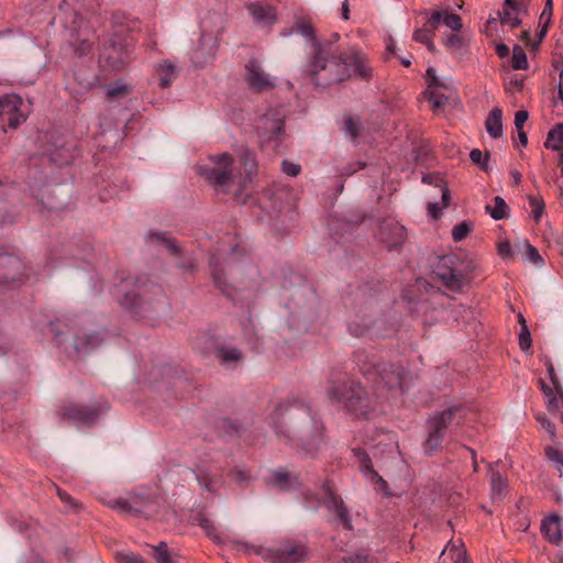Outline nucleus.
<instances>
[{
  "label": "nucleus",
  "mask_w": 563,
  "mask_h": 563,
  "mask_svg": "<svg viewBox=\"0 0 563 563\" xmlns=\"http://www.w3.org/2000/svg\"><path fill=\"white\" fill-rule=\"evenodd\" d=\"M286 110L282 107L271 109L265 113L257 125L262 146L274 143V148L278 145L280 135L284 132V121Z\"/></svg>",
  "instance_id": "13"
},
{
  "label": "nucleus",
  "mask_w": 563,
  "mask_h": 563,
  "mask_svg": "<svg viewBox=\"0 0 563 563\" xmlns=\"http://www.w3.org/2000/svg\"><path fill=\"white\" fill-rule=\"evenodd\" d=\"M252 268L239 243L220 246L211 255L210 269L216 287L233 299V291L241 290L244 271Z\"/></svg>",
  "instance_id": "4"
},
{
  "label": "nucleus",
  "mask_w": 563,
  "mask_h": 563,
  "mask_svg": "<svg viewBox=\"0 0 563 563\" xmlns=\"http://www.w3.org/2000/svg\"><path fill=\"white\" fill-rule=\"evenodd\" d=\"M283 172L289 176H297L299 175L300 170H301V167L300 165L298 164H295V163H290V162H287V161H284L283 164Z\"/></svg>",
  "instance_id": "58"
},
{
  "label": "nucleus",
  "mask_w": 563,
  "mask_h": 563,
  "mask_svg": "<svg viewBox=\"0 0 563 563\" xmlns=\"http://www.w3.org/2000/svg\"><path fill=\"white\" fill-rule=\"evenodd\" d=\"M107 505L110 508L117 509L123 515H145L150 516L151 510L148 508V501H144L137 498H133L131 500L123 499V498H112L110 499Z\"/></svg>",
  "instance_id": "22"
},
{
  "label": "nucleus",
  "mask_w": 563,
  "mask_h": 563,
  "mask_svg": "<svg viewBox=\"0 0 563 563\" xmlns=\"http://www.w3.org/2000/svg\"><path fill=\"white\" fill-rule=\"evenodd\" d=\"M422 181L424 184H435V186L439 188L442 197L443 207H448L450 202V191L449 189L443 185V180L438 175H424L422 177Z\"/></svg>",
  "instance_id": "38"
},
{
  "label": "nucleus",
  "mask_w": 563,
  "mask_h": 563,
  "mask_svg": "<svg viewBox=\"0 0 563 563\" xmlns=\"http://www.w3.org/2000/svg\"><path fill=\"white\" fill-rule=\"evenodd\" d=\"M247 10L254 22L262 27H269L276 22L275 9L263 2H253L247 5Z\"/></svg>",
  "instance_id": "24"
},
{
  "label": "nucleus",
  "mask_w": 563,
  "mask_h": 563,
  "mask_svg": "<svg viewBox=\"0 0 563 563\" xmlns=\"http://www.w3.org/2000/svg\"><path fill=\"white\" fill-rule=\"evenodd\" d=\"M114 298L126 308L135 311L136 314L147 311L158 312L166 305V297L163 288L156 284L134 280L132 277L122 278L114 285Z\"/></svg>",
  "instance_id": "6"
},
{
  "label": "nucleus",
  "mask_w": 563,
  "mask_h": 563,
  "mask_svg": "<svg viewBox=\"0 0 563 563\" xmlns=\"http://www.w3.org/2000/svg\"><path fill=\"white\" fill-rule=\"evenodd\" d=\"M528 202L531 216L533 217L536 222H539L544 210L543 199L538 196H529Z\"/></svg>",
  "instance_id": "40"
},
{
  "label": "nucleus",
  "mask_w": 563,
  "mask_h": 563,
  "mask_svg": "<svg viewBox=\"0 0 563 563\" xmlns=\"http://www.w3.org/2000/svg\"><path fill=\"white\" fill-rule=\"evenodd\" d=\"M561 519L559 516H550L542 521L541 530L544 537L553 543L561 540Z\"/></svg>",
  "instance_id": "31"
},
{
  "label": "nucleus",
  "mask_w": 563,
  "mask_h": 563,
  "mask_svg": "<svg viewBox=\"0 0 563 563\" xmlns=\"http://www.w3.org/2000/svg\"><path fill=\"white\" fill-rule=\"evenodd\" d=\"M22 104V98L16 95H7L0 98V123L16 129L25 121V115L21 110Z\"/></svg>",
  "instance_id": "16"
},
{
  "label": "nucleus",
  "mask_w": 563,
  "mask_h": 563,
  "mask_svg": "<svg viewBox=\"0 0 563 563\" xmlns=\"http://www.w3.org/2000/svg\"><path fill=\"white\" fill-rule=\"evenodd\" d=\"M442 20V13L440 11H433L424 25L433 33V31L439 27Z\"/></svg>",
  "instance_id": "57"
},
{
  "label": "nucleus",
  "mask_w": 563,
  "mask_h": 563,
  "mask_svg": "<svg viewBox=\"0 0 563 563\" xmlns=\"http://www.w3.org/2000/svg\"><path fill=\"white\" fill-rule=\"evenodd\" d=\"M275 432L280 438L297 442L309 454L319 450L323 439V424L312 415L307 401L292 397L279 404L272 415Z\"/></svg>",
  "instance_id": "2"
},
{
  "label": "nucleus",
  "mask_w": 563,
  "mask_h": 563,
  "mask_svg": "<svg viewBox=\"0 0 563 563\" xmlns=\"http://www.w3.org/2000/svg\"><path fill=\"white\" fill-rule=\"evenodd\" d=\"M129 93V88L128 86L125 85H118L115 87H112L108 90L107 92V97L109 100H117V99H120V98H123L125 96H128Z\"/></svg>",
  "instance_id": "49"
},
{
  "label": "nucleus",
  "mask_w": 563,
  "mask_h": 563,
  "mask_svg": "<svg viewBox=\"0 0 563 563\" xmlns=\"http://www.w3.org/2000/svg\"><path fill=\"white\" fill-rule=\"evenodd\" d=\"M505 7L510 9L517 15L528 13L527 0H505Z\"/></svg>",
  "instance_id": "47"
},
{
  "label": "nucleus",
  "mask_w": 563,
  "mask_h": 563,
  "mask_svg": "<svg viewBox=\"0 0 563 563\" xmlns=\"http://www.w3.org/2000/svg\"><path fill=\"white\" fill-rule=\"evenodd\" d=\"M24 269V264L18 256L0 252V286L21 283Z\"/></svg>",
  "instance_id": "17"
},
{
  "label": "nucleus",
  "mask_w": 563,
  "mask_h": 563,
  "mask_svg": "<svg viewBox=\"0 0 563 563\" xmlns=\"http://www.w3.org/2000/svg\"><path fill=\"white\" fill-rule=\"evenodd\" d=\"M103 339L98 333H86L80 334L76 332L74 334V347L78 354H87L95 347H97Z\"/></svg>",
  "instance_id": "28"
},
{
  "label": "nucleus",
  "mask_w": 563,
  "mask_h": 563,
  "mask_svg": "<svg viewBox=\"0 0 563 563\" xmlns=\"http://www.w3.org/2000/svg\"><path fill=\"white\" fill-rule=\"evenodd\" d=\"M159 86L163 88L168 87L176 78L175 66L170 63H163L157 68Z\"/></svg>",
  "instance_id": "35"
},
{
  "label": "nucleus",
  "mask_w": 563,
  "mask_h": 563,
  "mask_svg": "<svg viewBox=\"0 0 563 563\" xmlns=\"http://www.w3.org/2000/svg\"><path fill=\"white\" fill-rule=\"evenodd\" d=\"M256 169L254 154L245 150L240 157L238 167L231 155L223 153L212 156L209 163L199 166V174L212 185L217 191L232 194L238 202L245 203L243 192L252 181Z\"/></svg>",
  "instance_id": "3"
},
{
  "label": "nucleus",
  "mask_w": 563,
  "mask_h": 563,
  "mask_svg": "<svg viewBox=\"0 0 563 563\" xmlns=\"http://www.w3.org/2000/svg\"><path fill=\"white\" fill-rule=\"evenodd\" d=\"M295 31L311 42L307 73L317 86L327 87L346 80L353 75L363 80L371 78L372 68L357 48L343 49L336 45L340 40L338 33L320 42L314 36L313 26L306 19L296 22Z\"/></svg>",
  "instance_id": "1"
},
{
  "label": "nucleus",
  "mask_w": 563,
  "mask_h": 563,
  "mask_svg": "<svg viewBox=\"0 0 563 563\" xmlns=\"http://www.w3.org/2000/svg\"><path fill=\"white\" fill-rule=\"evenodd\" d=\"M45 143L42 154L56 165H67L74 159V144L63 135L51 132L42 136Z\"/></svg>",
  "instance_id": "12"
},
{
  "label": "nucleus",
  "mask_w": 563,
  "mask_h": 563,
  "mask_svg": "<svg viewBox=\"0 0 563 563\" xmlns=\"http://www.w3.org/2000/svg\"><path fill=\"white\" fill-rule=\"evenodd\" d=\"M473 229V223L471 221H463L456 224L452 230V236L455 242H460L464 240L467 234Z\"/></svg>",
  "instance_id": "44"
},
{
  "label": "nucleus",
  "mask_w": 563,
  "mask_h": 563,
  "mask_svg": "<svg viewBox=\"0 0 563 563\" xmlns=\"http://www.w3.org/2000/svg\"><path fill=\"white\" fill-rule=\"evenodd\" d=\"M98 409L96 407H87L77 404H69L63 409V417L74 420L82 424H91L98 417Z\"/></svg>",
  "instance_id": "23"
},
{
  "label": "nucleus",
  "mask_w": 563,
  "mask_h": 563,
  "mask_svg": "<svg viewBox=\"0 0 563 563\" xmlns=\"http://www.w3.org/2000/svg\"><path fill=\"white\" fill-rule=\"evenodd\" d=\"M286 308L289 313V327L297 332L310 331L321 317L318 295L307 283L292 289Z\"/></svg>",
  "instance_id": "8"
},
{
  "label": "nucleus",
  "mask_w": 563,
  "mask_h": 563,
  "mask_svg": "<svg viewBox=\"0 0 563 563\" xmlns=\"http://www.w3.org/2000/svg\"><path fill=\"white\" fill-rule=\"evenodd\" d=\"M467 413L468 408L465 405L455 404L434 415L428 423L424 451L433 452L438 450L442 445L446 432L462 426Z\"/></svg>",
  "instance_id": "10"
},
{
  "label": "nucleus",
  "mask_w": 563,
  "mask_h": 563,
  "mask_svg": "<svg viewBox=\"0 0 563 563\" xmlns=\"http://www.w3.org/2000/svg\"><path fill=\"white\" fill-rule=\"evenodd\" d=\"M344 130L349 136L355 139L358 135L360 123L353 118H346L344 121Z\"/></svg>",
  "instance_id": "55"
},
{
  "label": "nucleus",
  "mask_w": 563,
  "mask_h": 563,
  "mask_svg": "<svg viewBox=\"0 0 563 563\" xmlns=\"http://www.w3.org/2000/svg\"><path fill=\"white\" fill-rule=\"evenodd\" d=\"M501 23L507 24L510 27H517L521 24V20L518 18L516 13H514L510 9L505 10L501 15Z\"/></svg>",
  "instance_id": "50"
},
{
  "label": "nucleus",
  "mask_w": 563,
  "mask_h": 563,
  "mask_svg": "<svg viewBox=\"0 0 563 563\" xmlns=\"http://www.w3.org/2000/svg\"><path fill=\"white\" fill-rule=\"evenodd\" d=\"M512 67L515 69H527L528 68V59L526 52L519 45L514 47L512 52Z\"/></svg>",
  "instance_id": "42"
},
{
  "label": "nucleus",
  "mask_w": 563,
  "mask_h": 563,
  "mask_svg": "<svg viewBox=\"0 0 563 563\" xmlns=\"http://www.w3.org/2000/svg\"><path fill=\"white\" fill-rule=\"evenodd\" d=\"M547 456L551 461H555L556 463H559L560 465L563 466V449L559 450V449L548 448Z\"/></svg>",
  "instance_id": "60"
},
{
  "label": "nucleus",
  "mask_w": 563,
  "mask_h": 563,
  "mask_svg": "<svg viewBox=\"0 0 563 563\" xmlns=\"http://www.w3.org/2000/svg\"><path fill=\"white\" fill-rule=\"evenodd\" d=\"M230 476L232 477V479L234 482H236L239 484H242L250 479L249 472L244 467H241V466H236L233 470H231Z\"/></svg>",
  "instance_id": "54"
},
{
  "label": "nucleus",
  "mask_w": 563,
  "mask_h": 563,
  "mask_svg": "<svg viewBox=\"0 0 563 563\" xmlns=\"http://www.w3.org/2000/svg\"><path fill=\"white\" fill-rule=\"evenodd\" d=\"M198 484L208 492H216L222 486L221 468L216 464L201 463L194 471Z\"/></svg>",
  "instance_id": "21"
},
{
  "label": "nucleus",
  "mask_w": 563,
  "mask_h": 563,
  "mask_svg": "<svg viewBox=\"0 0 563 563\" xmlns=\"http://www.w3.org/2000/svg\"><path fill=\"white\" fill-rule=\"evenodd\" d=\"M489 472L492 499L494 501L500 500L504 496V492L507 485L506 481L503 478L501 474L497 470H495V467L490 466Z\"/></svg>",
  "instance_id": "33"
},
{
  "label": "nucleus",
  "mask_w": 563,
  "mask_h": 563,
  "mask_svg": "<svg viewBox=\"0 0 563 563\" xmlns=\"http://www.w3.org/2000/svg\"><path fill=\"white\" fill-rule=\"evenodd\" d=\"M455 265V283L459 284V290L462 289L467 283L476 277L477 264L470 258H461L457 256Z\"/></svg>",
  "instance_id": "26"
},
{
  "label": "nucleus",
  "mask_w": 563,
  "mask_h": 563,
  "mask_svg": "<svg viewBox=\"0 0 563 563\" xmlns=\"http://www.w3.org/2000/svg\"><path fill=\"white\" fill-rule=\"evenodd\" d=\"M124 14H113V22L117 25L114 31V38L110 41L107 46L104 44L103 49L100 54L101 60H103L112 69H121L130 60V46L132 42L128 38H123L124 32H131L135 29L136 22L129 20L123 23Z\"/></svg>",
  "instance_id": "11"
},
{
  "label": "nucleus",
  "mask_w": 563,
  "mask_h": 563,
  "mask_svg": "<svg viewBox=\"0 0 563 563\" xmlns=\"http://www.w3.org/2000/svg\"><path fill=\"white\" fill-rule=\"evenodd\" d=\"M455 263H457V255H443L437 260L432 269V279L454 291L459 290V284L455 283Z\"/></svg>",
  "instance_id": "15"
},
{
  "label": "nucleus",
  "mask_w": 563,
  "mask_h": 563,
  "mask_svg": "<svg viewBox=\"0 0 563 563\" xmlns=\"http://www.w3.org/2000/svg\"><path fill=\"white\" fill-rule=\"evenodd\" d=\"M329 398L342 405L347 411L366 416L375 410V399L358 383L350 379L332 382L328 389Z\"/></svg>",
  "instance_id": "9"
},
{
  "label": "nucleus",
  "mask_w": 563,
  "mask_h": 563,
  "mask_svg": "<svg viewBox=\"0 0 563 563\" xmlns=\"http://www.w3.org/2000/svg\"><path fill=\"white\" fill-rule=\"evenodd\" d=\"M153 556L157 563H173L167 545L164 542H161L157 547L153 548Z\"/></svg>",
  "instance_id": "45"
},
{
  "label": "nucleus",
  "mask_w": 563,
  "mask_h": 563,
  "mask_svg": "<svg viewBox=\"0 0 563 563\" xmlns=\"http://www.w3.org/2000/svg\"><path fill=\"white\" fill-rule=\"evenodd\" d=\"M486 208L493 219L500 220L506 218V211L508 207L501 197L496 196L494 198V206H487Z\"/></svg>",
  "instance_id": "39"
},
{
  "label": "nucleus",
  "mask_w": 563,
  "mask_h": 563,
  "mask_svg": "<svg viewBox=\"0 0 563 563\" xmlns=\"http://www.w3.org/2000/svg\"><path fill=\"white\" fill-rule=\"evenodd\" d=\"M376 238L387 250L393 251L405 242L406 230L395 219H385L379 223Z\"/></svg>",
  "instance_id": "14"
},
{
  "label": "nucleus",
  "mask_w": 563,
  "mask_h": 563,
  "mask_svg": "<svg viewBox=\"0 0 563 563\" xmlns=\"http://www.w3.org/2000/svg\"><path fill=\"white\" fill-rule=\"evenodd\" d=\"M280 554L284 556V563H298L303 555V549L298 545L285 548Z\"/></svg>",
  "instance_id": "41"
},
{
  "label": "nucleus",
  "mask_w": 563,
  "mask_h": 563,
  "mask_svg": "<svg viewBox=\"0 0 563 563\" xmlns=\"http://www.w3.org/2000/svg\"><path fill=\"white\" fill-rule=\"evenodd\" d=\"M498 253L503 258L511 256V245L508 241L500 242L498 245Z\"/></svg>",
  "instance_id": "63"
},
{
  "label": "nucleus",
  "mask_w": 563,
  "mask_h": 563,
  "mask_svg": "<svg viewBox=\"0 0 563 563\" xmlns=\"http://www.w3.org/2000/svg\"><path fill=\"white\" fill-rule=\"evenodd\" d=\"M544 146L548 150L560 152L563 148V124H556L552 128L547 135Z\"/></svg>",
  "instance_id": "34"
},
{
  "label": "nucleus",
  "mask_w": 563,
  "mask_h": 563,
  "mask_svg": "<svg viewBox=\"0 0 563 563\" xmlns=\"http://www.w3.org/2000/svg\"><path fill=\"white\" fill-rule=\"evenodd\" d=\"M375 298L364 290H358L352 302V311L349 317V332L356 338L377 340L389 336L393 329L387 322L374 312Z\"/></svg>",
  "instance_id": "7"
},
{
  "label": "nucleus",
  "mask_w": 563,
  "mask_h": 563,
  "mask_svg": "<svg viewBox=\"0 0 563 563\" xmlns=\"http://www.w3.org/2000/svg\"><path fill=\"white\" fill-rule=\"evenodd\" d=\"M552 11H553V1L552 0H545V4H544V8H543V11H542V13L540 15V21L545 23V24H549L551 15H552Z\"/></svg>",
  "instance_id": "59"
},
{
  "label": "nucleus",
  "mask_w": 563,
  "mask_h": 563,
  "mask_svg": "<svg viewBox=\"0 0 563 563\" xmlns=\"http://www.w3.org/2000/svg\"><path fill=\"white\" fill-rule=\"evenodd\" d=\"M282 192H274L271 195V191H267L263 195V198L261 200V207L263 209H266L267 212L271 214L272 212H282V208L277 205V202L282 198Z\"/></svg>",
  "instance_id": "37"
},
{
  "label": "nucleus",
  "mask_w": 563,
  "mask_h": 563,
  "mask_svg": "<svg viewBox=\"0 0 563 563\" xmlns=\"http://www.w3.org/2000/svg\"><path fill=\"white\" fill-rule=\"evenodd\" d=\"M526 255L529 258V261L534 264H537L539 261H541V256H540L538 250L530 244H527Z\"/></svg>",
  "instance_id": "62"
},
{
  "label": "nucleus",
  "mask_w": 563,
  "mask_h": 563,
  "mask_svg": "<svg viewBox=\"0 0 563 563\" xmlns=\"http://www.w3.org/2000/svg\"><path fill=\"white\" fill-rule=\"evenodd\" d=\"M216 356L219 362L228 368H235L243 360L240 350L228 345L219 346L216 351Z\"/></svg>",
  "instance_id": "30"
},
{
  "label": "nucleus",
  "mask_w": 563,
  "mask_h": 563,
  "mask_svg": "<svg viewBox=\"0 0 563 563\" xmlns=\"http://www.w3.org/2000/svg\"><path fill=\"white\" fill-rule=\"evenodd\" d=\"M521 322H522V329H521V332L519 335V344L522 350H528L531 345L530 332H529L528 328L526 327V324H523L525 321L522 318H521Z\"/></svg>",
  "instance_id": "56"
},
{
  "label": "nucleus",
  "mask_w": 563,
  "mask_h": 563,
  "mask_svg": "<svg viewBox=\"0 0 563 563\" xmlns=\"http://www.w3.org/2000/svg\"><path fill=\"white\" fill-rule=\"evenodd\" d=\"M445 44L449 47L459 48L462 45V40L457 34L452 33L446 37Z\"/></svg>",
  "instance_id": "64"
},
{
  "label": "nucleus",
  "mask_w": 563,
  "mask_h": 563,
  "mask_svg": "<svg viewBox=\"0 0 563 563\" xmlns=\"http://www.w3.org/2000/svg\"><path fill=\"white\" fill-rule=\"evenodd\" d=\"M354 456L358 464V468L364 475V477L373 485L374 489L377 493H380L385 496H389L390 493L388 490L387 482L374 470L372 460L365 451L362 449H354Z\"/></svg>",
  "instance_id": "19"
},
{
  "label": "nucleus",
  "mask_w": 563,
  "mask_h": 563,
  "mask_svg": "<svg viewBox=\"0 0 563 563\" xmlns=\"http://www.w3.org/2000/svg\"><path fill=\"white\" fill-rule=\"evenodd\" d=\"M148 240L152 243L162 244L173 255H177L179 253V246L177 245L176 241L165 233H151L148 235Z\"/></svg>",
  "instance_id": "36"
},
{
  "label": "nucleus",
  "mask_w": 563,
  "mask_h": 563,
  "mask_svg": "<svg viewBox=\"0 0 563 563\" xmlns=\"http://www.w3.org/2000/svg\"><path fill=\"white\" fill-rule=\"evenodd\" d=\"M485 126L492 137L498 139L503 135V111L500 108H494L489 112Z\"/></svg>",
  "instance_id": "32"
},
{
  "label": "nucleus",
  "mask_w": 563,
  "mask_h": 563,
  "mask_svg": "<svg viewBox=\"0 0 563 563\" xmlns=\"http://www.w3.org/2000/svg\"><path fill=\"white\" fill-rule=\"evenodd\" d=\"M320 498L322 499L328 510L335 515V519L343 526V528L346 530H352L349 511L341 497L334 494L329 483H324L322 485Z\"/></svg>",
  "instance_id": "18"
},
{
  "label": "nucleus",
  "mask_w": 563,
  "mask_h": 563,
  "mask_svg": "<svg viewBox=\"0 0 563 563\" xmlns=\"http://www.w3.org/2000/svg\"><path fill=\"white\" fill-rule=\"evenodd\" d=\"M471 161L478 165L483 170H487L488 154H483L481 150L474 148L470 153Z\"/></svg>",
  "instance_id": "48"
},
{
  "label": "nucleus",
  "mask_w": 563,
  "mask_h": 563,
  "mask_svg": "<svg viewBox=\"0 0 563 563\" xmlns=\"http://www.w3.org/2000/svg\"><path fill=\"white\" fill-rule=\"evenodd\" d=\"M528 112L525 110L517 111L515 114V126L517 130L523 129L525 123L528 120Z\"/></svg>",
  "instance_id": "61"
},
{
  "label": "nucleus",
  "mask_w": 563,
  "mask_h": 563,
  "mask_svg": "<svg viewBox=\"0 0 563 563\" xmlns=\"http://www.w3.org/2000/svg\"><path fill=\"white\" fill-rule=\"evenodd\" d=\"M338 563H367L366 556L361 553H344L339 558Z\"/></svg>",
  "instance_id": "53"
},
{
  "label": "nucleus",
  "mask_w": 563,
  "mask_h": 563,
  "mask_svg": "<svg viewBox=\"0 0 563 563\" xmlns=\"http://www.w3.org/2000/svg\"><path fill=\"white\" fill-rule=\"evenodd\" d=\"M267 481L282 490L292 489L301 485L298 475L287 472L284 468L272 472Z\"/></svg>",
  "instance_id": "27"
},
{
  "label": "nucleus",
  "mask_w": 563,
  "mask_h": 563,
  "mask_svg": "<svg viewBox=\"0 0 563 563\" xmlns=\"http://www.w3.org/2000/svg\"><path fill=\"white\" fill-rule=\"evenodd\" d=\"M432 36H433V33L426 25H423L421 29H418L413 33V40L419 43L426 44L428 46L429 51L434 49V45L431 42Z\"/></svg>",
  "instance_id": "43"
},
{
  "label": "nucleus",
  "mask_w": 563,
  "mask_h": 563,
  "mask_svg": "<svg viewBox=\"0 0 563 563\" xmlns=\"http://www.w3.org/2000/svg\"><path fill=\"white\" fill-rule=\"evenodd\" d=\"M542 390L547 397V408L550 415L559 417L563 423V390L560 386H555L554 389L550 388L545 384H542Z\"/></svg>",
  "instance_id": "25"
},
{
  "label": "nucleus",
  "mask_w": 563,
  "mask_h": 563,
  "mask_svg": "<svg viewBox=\"0 0 563 563\" xmlns=\"http://www.w3.org/2000/svg\"><path fill=\"white\" fill-rule=\"evenodd\" d=\"M443 23L452 31H457L462 27L461 18L454 13H445L443 16Z\"/></svg>",
  "instance_id": "52"
},
{
  "label": "nucleus",
  "mask_w": 563,
  "mask_h": 563,
  "mask_svg": "<svg viewBox=\"0 0 563 563\" xmlns=\"http://www.w3.org/2000/svg\"><path fill=\"white\" fill-rule=\"evenodd\" d=\"M245 78L250 88L263 92L274 87V79L267 74L257 60H250L245 66Z\"/></svg>",
  "instance_id": "20"
},
{
  "label": "nucleus",
  "mask_w": 563,
  "mask_h": 563,
  "mask_svg": "<svg viewBox=\"0 0 563 563\" xmlns=\"http://www.w3.org/2000/svg\"><path fill=\"white\" fill-rule=\"evenodd\" d=\"M536 419L540 423L541 428L544 429L551 438L555 435V427L544 413L538 412L536 415Z\"/></svg>",
  "instance_id": "51"
},
{
  "label": "nucleus",
  "mask_w": 563,
  "mask_h": 563,
  "mask_svg": "<svg viewBox=\"0 0 563 563\" xmlns=\"http://www.w3.org/2000/svg\"><path fill=\"white\" fill-rule=\"evenodd\" d=\"M117 563H146L145 560L133 552H117Z\"/></svg>",
  "instance_id": "46"
},
{
  "label": "nucleus",
  "mask_w": 563,
  "mask_h": 563,
  "mask_svg": "<svg viewBox=\"0 0 563 563\" xmlns=\"http://www.w3.org/2000/svg\"><path fill=\"white\" fill-rule=\"evenodd\" d=\"M354 362L375 390V398H383L386 390H402L405 371L400 364L386 362L383 357L367 350H357Z\"/></svg>",
  "instance_id": "5"
},
{
  "label": "nucleus",
  "mask_w": 563,
  "mask_h": 563,
  "mask_svg": "<svg viewBox=\"0 0 563 563\" xmlns=\"http://www.w3.org/2000/svg\"><path fill=\"white\" fill-rule=\"evenodd\" d=\"M218 47V41L212 35H202L200 40V48L194 55V62L198 66H203L209 57H212Z\"/></svg>",
  "instance_id": "29"
}]
</instances>
